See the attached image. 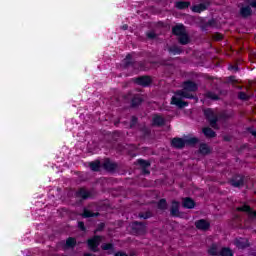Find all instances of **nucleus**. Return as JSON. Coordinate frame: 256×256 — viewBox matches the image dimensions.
I'll use <instances>...</instances> for the list:
<instances>
[{
	"label": "nucleus",
	"mask_w": 256,
	"mask_h": 256,
	"mask_svg": "<svg viewBox=\"0 0 256 256\" xmlns=\"http://www.w3.org/2000/svg\"><path fill=\"white\" fill-rule=\"evenodd\" d=\"M250 133H251L254 137H256V131H255V130H251Z\"/></svg>",
	"instance_id": "nucleus-41"
},
{
	"label": "nucleus",
	"mask_w": 256,
	"mask_h": 256,
	"mask_svg": "<svg viewBox=\"0 0 256 256\" xmlns=\"http://www.w3.org/2000/svg\"><path fill=\"white\" fill-rule=\"evenodd\" d=\"M100 167H101V162H99V161H95V162L90 163V169L92 171H99Z\"/></svg>",
	"instance_id": "nucleus-25"
},
{
	"label": "nucleus",
	"mask_w": 256,
	"mask_h": 256,
	"mask_svg": "<svg viewBox=\"0 0 256 256\" xmlns=\"http://www.w3.org/2000/svg\"><path fill=\"white\" fill-rule=\"evenodd\" d=\"M77 241H75L74 238H68L66 240V247L70 248V247H75Z\"/></svg>",
	"instance_id": "nucleus-27"
},
{
	"label": "nucleus",
	"mask_w": 256,
	"mask_h": 256,
	"mask_svg": "<svg viewBox=\"0 0 256 256\" xmlns=\"http://www.w3.org/2000/svg\"><path fill=\"white\" fill-rule=\"evenodd\" d=\"M216 39H217V41H221L222 36H218Z\"/></svg>",
	"instance_id": "nucleus-43"
},
{
	"label": "nucleus",
	"mask_w": 256,
	"mask_h": 256,
	"mask_svg": "<svg viewBox=\"0 0 256 256\" xmlns=\"http://www.w3.org/2000/svg\"><path fill=\"white\" fill-rule=\"evenodd\" d=\"M189 5H191V3L183 2V1L176 2V4H175L177 9H187V7H189Z\"/></svg>",
	"instance_id": "nucleus-23"
},
{
	"label": "nucleus",
	"mask_w": 256,
	"mask_h": 256,
	"mask_svg": "<svg viewBox=\"0 0 256 256\" xmlns=\"http://www.w3.org/2000/svg\"><path fill=\"white\" fill-rule=\"evenodd\" d=\"M179 41L181 45H187V43H189V36H187L186 32L179 36Z\"/></svg>",
	"instance_id": "nucleus-20"
},
{
	"label": "nucleus",
	"mask_w": 256,
	"mask_h": 256,
	"mask_svg": "<svg viewBox=\"0 0 256 256\" xmlns=\"http://www.w3.org/2000/svg\"><path fill=\"white\" fill-rule=\"evenodd\" d=\"M240 13L242 17H249V15H251V7L250 6L242 7L240 10Z\"/></svg>",
	"instance_id": "nucleus-18"
},
{
	"label": "nucleus",
	"mask_w": 256,
	"mask_h": 256,
	"mask_svg": "<svg viewBox=\"0 0 256 256\" xmlns=\"http://www.w3.org/2000/svg\"><path fill=\"white\" fill-rule=\"evenodd\" d=\"M237 211H244V213H247L250 219L256 218V211H253L251 207H249L248 205H243L241 207H238Z\"/></svg>",
	"instance_id": "nucleus-5"
},
{
	"label": "nucleus",
	"mask_w": 256,
	"mask_h": 256,
	"mask_svg": "<svg viewBox=\"0 0 256 256\" xmlns=\"http://www.w3.org/2000/svg\"><path fill=\"white\" fill-rule=\"evenodd\" d=\"M235 245L238 249H245V247H249V241L245 238H239L235 240Z\"/></svg>",
	"instance_id": "nucleus-10"
},
{
	"label": "nucleus",
	"mask_w": 256,
	"mask_h": 256,
	"mask_svg": "<svg viewBox=\"0 0 256 256\" xmlns=\"http://www.w3.org/2000/svg\"><path fill=\"white\" fill-rule=\"evenodd\" d=\"M158 208L167 209V201L165 199L160 200L158 203Z\"/></svg>",
	"instance_id": "nucleus-29"
},
{
	"label": "nucleus",
	"mask_w": 256,
	"mask_h": 256,
	"mask_svg": "<svg viewBox=\"0 0 256 256\" xmlns=\"http://www.w3.org/2000/svg\"><path fill=\"white\" fill-rule=\"evenodd\" d=\"M199 142V139L196 137H190V138H174L172 140V146L176 147V149H183L185 145H195L196 143Z\"/></svg>",
	"instance_id": "nucleus-2"
},
{
	"label": "nucleus",
	"mask_w": 256,
	"mask_h": 256,
	"mask_svg": "<svg viewBox=\"0 0 256 256\" xmlns=\"http://www.w3.org/2000/svg\"><path fill=\"white\" fill-rule=\"evenodd\" d=\"M78 227L81 231H85V224L83 222H78Z\"/></svg>",
	"instance_id": "nucleus-38"
},
{
	"label": "nucleus",
	"mask_w": 256,
	"mask_h": 256,
	"mask_svg": "<svg viewBox=\"0 0 256 256\" xmlns=\"http://www.w3.org/2000/svg\"><path fill=\"white\" fill-rule=\"evenodd\" d=\"M206 96L208 97V99H213L214 101H217V99H219V96H217V94L213 92H208Z\"/></svg>",
	"instance_id": "nucleus-30"
},
{
	"label": "nucleus",
	"mask_w": 256,
	"mask_h": 256,
	"mask_svg": "<svg viewBox=\"0 0 256 256\" xmlns=\"http://www.w3.org/2000/svg\"><path fill=\"white\" fill-rule=\"evenodd\" d=\"M207 7H209V4L195 5V6L192 7V11L194 13H201V12L205 11V9H207Z\"/></svg>",
	"instance_id": "nucleus-15"
},
{
	"label": "nucleus",
	"mask_w": 256,
	"mask_h": 256,
	"mask_svg": "<svg viewBox=\"0 0 256 256\" xmlns=\"http://www.w3.org/2000/svg\"><path fill=\"white\" fill-rule=\"evenodd\" d=\"M170 53H173V55H179L181 53V49L179 48H170Z\"/></svg>",
	"instance_id": "nucleus-34"
},
{
	"label": "nucleus",
	"mask_w": 256,
	"mask_h": 256,
	"mask_svg": "<svg viewBox=\"0 0 256 256\" xmlns=\"http://www.w3.org/2000/svg\"><path fill=\"white\" fill-rule=\"evenodd\" d=\"M103 167L106 171H115L117 165H115L111 160L106 159L103 163Z\"/></svg>",
	"instance_id": "nucleus-12"
},
{
	"label": "nucleus",
	"mask_w": 256,
	"mask_h": 256,
	"mask_svg": "<svg viewBox=\"0 0 256 256\" xmlns=\"http://www.w3.org/2000/svg\"><path fill=\"white\" fill-rule=\"evenodd\" d=\"M247 5H250V7H253L254 9H256V0L248 1Z\"/></svg>",
	"instance_id": "nucleus-35"
},
{
	"label": "nucleus",
	"mask_w": 256,
	"mask_h": 256,
	"mask_svg": "<svg viewBox=\"0 0 256 256\" xmlns=\"http://www.w3.org/2000/svg\"><path fill=\"white\" fill-rule=\"evenodd\" d=\"M203 133L205 137H210V138L215 137V131H213L211 128H204Z\"/></svg>",
	"instance_id": "nucleus-24"
},
{
	"label": "nucleus",
	"mask_w": 256,
	"mask_h": 256,
	"mask_svg": "<svg viewBox=\"0 0 256 256\" xmlns=\"http://www.w3.org/2000/svg\"><path fill=\"white\" fill-rule=\"evenodd\" d=\"M123 29H125V30H126V29H127V25H124V26H123Z\"/></svg>",
	"instance_id": "nucleus-45"
},
{
	"label": "nucleus",
	"mask_w": 256,
	"mask_h": 256,
	"mask_svg": "<svg viewBox=\"0 0 256 256\" xmlns=\"http://www.w3.org/2000/svg\"><path fill=\"white\" fill-rule=\"evenodd\" d=\"M209 255L213 256H219L221 253V248L217 244H213L209 250H208Z\"/></svg>",
	"instance_id": "nucleus-13"
},
{
	"label": "nucleus",
	"mask_w": 256,
	"mask_h": 256,
	"mask_svg": "<svg viewBox=\"0 0 256 256\" xmlns=\"http://www.w3.org/2000/svg\"><path fill=\"white\" fill-rule=\"evenodd\" d=\"M141 103H143V98H141L139 95L132 99V107H138V105H141Z\"/></svg>",
	"instance_id": "nucleus-19"
},
{
	"label": "nucleus",
	"mask_w": 256,
	"mask_h": 256,
	"mask_svg": "<svg viewBox=\"0 0 256 256\" xmlns=\"http://www.w3.org/2000/svg\"><path fill=\"white\" fill-rule=\"evenodd\" d=\"M238 97H239V99L245 100V99H247V94H245L244 92H240L238 94Z\"/></svg>",
	"instance_id": "nucleus-36"
},
{
	"label": "nucleus",
	"mask_w": 256,
	"mask_h": 256,
	"mask_svg": "<svg viewBox=\"0 0 256 256\" xmlns=\"http://www.w3.org/2000/svg\"><path fill=\"white\" fill-rule=\"evenodd\" d=\"M115 256H127V254L123 253V252H118L115 254Z\"/></svg>",
	"instance_id": "nucleus-40"
},
{
	"label": "nucleus",
	"mask_w": 256,
	"mask_h": 256,
	"mask_svg": "<svg viewBox=\"0 0 256 256\" xmlns=\"http://www.w3.org/2000/svg\"><path fill=\"white\" fill-rule=\"evenodd\" d=\"M171 215H173L174 217H177L179 215V202H172Z\"/></svg>",
	"instance_id": "nucleus-16"
},
{
	"label": "nucleus",
	"mask_w": 256,
	"mask_h": 256,
	"mask_svg": "<svg viewBox=\"0 0 256 256\" xmlns=\"http://www.w3.org/2000/svg\"><path fill=\"white\" fill-rule=\"evenodd\" d=\"M183 207H185V209H193L195 207V201L191 198H184Z\"/></svg>",
	"instance_id": "nucleus-14"
},
{
	"label": "nucleus",
	"mask_w": 256,
	"mask_h": 256,
	"mask_svg": "<svg viewBox=\"0 0 256 256\" xmlns=\"http://www.w3.org/2000/svg\"><path fill=\"white\" fill-rule=\"evenodd\" d=\"M231 185L233 187H241V185H243V177L241 176L236 177V179H233L231 181Z\"/></svg>",
	"instance_id": "nucleus-17"
},
{
	"label": "nucleus",
	"mask_w": 256,
	"mask_h": 256,
	"mask_svg": "<svg viewBox=\"0 0 256 256\" xmlns=\"http://www.w3.org/2000/svg\"><path fill=\"white\" fill-rule=\"evenodd\" d=\"M140 218H143V219H149V216H143V215H139Z\"/></svg>",
	"instance_id": "nucleus-42"
},
{
	"label": "nucleus",
	"mask_w": 256,
	"mask_h": 256,
	"mask_svg": "<svg viewBox=\"0 0 256 256\" xmlns=\"http://www.w3.org/2000/svg\"><path fill=\"white\" fill-rule=\"evenodd\" d=\"M84 256H93V254L87 253V254H85Z\"/></svg>",
	"instance_id": "nucleus-44"
},
{
	"label": "nucleus",
	"mask_w": 256,
	"mask_h": 256,
	"mask_svg": "<svg viewBox=\"0 0 256 256\" xmlns=\"http://www.w3.org/2000/svg\"><path fill=\"white\" fill-rule=\"evenodd\" d=\"M152 123L157 127H161L162 125H165V118L159 115H155L153 117Z\"/></svg>",
	"instance_id": "nucleus-11"
},
{
	"label": "nucleus",
	"mask_w": 256,
	"mask_h": 256,
	"mask_svg": "<svg viewBox=\"0 0 256 256\" xmlns=\"http://www.w3.org/2000/svg\"><path fill=\"white\" fill-rule=\"evenodd\" d=\"M196 228L200 229L201 231H207V229L210 227V224L208 221L202 219V220H198L196 223Z\"/></svg>",
	"instance_id": "nucleus-8"
},
{
	"label": "nucleus",
	"mask_w": 256,
	"mask_h": 256,
	"mask_svg": "<svg viewBox=\"0 0 256 256\" xmlns=\"http://www.w3.org/2000/svg\"><path fill=\"white\" fill-rule=\"evenodd\" d=\"M219 256H233V251L229 248H222Z\"/></svg>",
	"instance_id": "nucleus-22"
},
{
	"label": "nucleus",
	"mask_w": 256,
	"mask_h": 256,
	"mask_svg": "<svg viewBox=\"0 0 256 256\" xmlns=\"http://www.w3.org/2000/svg\"><path fill=\"white\" fill-rule=\"evenodd\" d=\"M76 195H77V197H81L82 199H88V197H89V193L85 189H80L76 193Z\"/></svg>",
	"instance_id": "nucleus-21"
},
{
	"label": "nucleus",
	"mask_w": 256,
	"mask_h": 256,
	"mask_svg": "<svg viewBox=\"0 0 256 256\" xmlns=\"http://www.w3.org/2000/svg\"><path fill=\"white\" fill-rule=\"evenodd\" d=\"M172 33L174 35H177L178 37H180L181 35L185 34V26H183L182 24L176 25L173 27L172 29Z\"/></svg>",
	"instance_id": "nucleus-9"
},
{
	"label": "nucleus",
	"mask_w": 256,
	"mask_h": 256,
	"mask_svg": "<svg viewBox=\"0 0 256 256\" xmlns=\"http://www.w3.org/2000/svg\"><path fill=\"white\" fill-rule=\"evenodd\" d=\"M210 149L209 146H207V144H201L200 145V153H202V155H207L208 153H210Z\"/></svg>",
	"instance_id": "nucleus-26"
},
{
	"label": "nucleus",
	"mask_w": 256,
	"mask_h": 256,
	"mask_svg": "<svg viewBox=\"0 0 256 256\" xmlns=\"http://www.w3.org/2000/svg\"><path fill=\"white\" fill-rule=\"evenodd\" d=\"M147 37H148L149 39H155V37H156L155 32H148V33H147Z\"/></svg>",
	"instance_id": "nucleus-37"
},
{
	"label": "nucleus",
	"mask_w": 256,
	"mask_h": 256,
	"mask_svg": "<svg viewBox=\"0 0 256 256\" xmlns=\"http://www.w3.org/2000/svg\"><path fill=\"white\" fill-rule=\"evenodd\" d=\"M197 90V84L187 81L183 84V90L177 91L175 95L172 97L171 104L176 105L179 109H183V107H187L188 103L183 101V99H193V91Z\"/></svg>",
	"instance_id": "nucleus-1"
},
{
	"label": "nucleus",
	"mask_w": 256,
	"mask_h": 256,
	"mask_svg": "<svg viewBox=\"0 0 256 256\" xmlns=\"http://www.w3.org/2000/svg\"><path fill=\"white\" fill-rule=\"evenodd\" d=\"M137 85H141L142 87H148V85H151V77L148 76H142L136 79Z\"/></svg>",
	"instance_id": "nucleus-7"
},
{
	"label": "nucleus",
	"mask_w": 256,
	"mask_h": 256,
	"mask_svg": "<svg viewBox=\"0 0 256 256\" xmlns=\"http://www.w3.org/2000/svg\"><path fill=\"white\" fill-rule=\"evenodd\" d=\"M131 60H132V56L131 54H128L126 58L123 60L124 65L126 67H128V65H131Z\"/></svg>",
	"instance_id": "nucleus-28"
},
{
	"label": "nucleus",
	"mask_w": 256,
	"mask_h": 256,
	"mask_svg": "<svg viewBox=\"0 0 256 256\" xmlns=\"http://www.w3.org/2000/svg\"><path fill=\"white\" fill-rule=\"evenodd\" d=\"M204 115L209 121L211 127L217 129V113H215L213 109H206L204 110Z\"/></svg>",
	"instance_id": "nucleus-3"
},
{
	"label": "nucleus",
	"mask_w": 256,
	"mask_h": 256,
	"mask_svg": "<svg viewBox=\"0 0 256 256\" xmlns=\"http://www.w3.org/2000/svg\"><path fill=\"white\" fill-rule=\"evenodd\" d=\"M131 227L134 233H137V235H141V233H145V225L139 222H133Z\"/></svg>",
	"instance_id": "nucleus-6"
},
{
	"label": "nucleus",
	"mask_w": 256,
	"mask_h": 256,
	"mask_svg": "<svg viewBox=\"0 0 256 256\" xmlns=\"http://www.w3.org/2000/svg\"><path fill=\"white\" fill-rule=\"evenodd\" d=\"M135 123H137V118L135 116L132 117V120H131V125L130 127H133V125H135Z\"/></svg>",
	"instance_id": "nucleus-39"
},
{
	"label": "nucleus",
	"mask_w": 256,
	"mask_h": 256,
	"mask_svg": "<svg viewBox=\"0 0 256 256\" xmlns=\"http://www.w3.org/2000/svg\"><path fill=\"white\" fill-rule=\"evenodd\" d=\"M101 243V236H94L92 239L88 240V247L91 251H97L99 244Z\"/></svg>",
	"instance_id": "nucleus-4"
},
{
	"label": "nucleus",
	"mask_w": 256,
	"mask_h": 256,
	"mask_svg": "<svg viewBox=\"0 0 256 256\" xmlns=\"http://www.w3.org/2000/svg\"><path fill=\"white\" fill-rule=\"evenodd\" d=\"M102 249L104 251H111V250H113V244H103Z\"/></svg>",
	"instance_id": "nucleus-33"
},
{
	"label": "nucleus",
	"mask_w": 256,
	"mask_h": 256,
	"mask_svg": "<svg viewBox=\"0 0 256 256\" xmlns=\"http://www.w3.org/2000/svg\"><path fill=\"white\" fill-rule=\"evenodd\" d=\"M95 213L90 212L89 210L85 209L84 213L82 214L83 217H95Z\"/></svg>",
	"instance_id": "nucleus-32"
},
{
	"label": "nucleus",
	"mask_w": 256,
	"mask_h": 256,
	"mask_svg": "<svg viewBox=\"0 0 256 256\" xmlns=\"http://www.w3.org/2000/svg\"><path fill=\"white\" fill-rule=\"evenodd\" d=\"M138 165H140L141 167H149V165H151L149 162L145 161V160H141L139 159L137 161Z\"/></svg>",
	"instance_id": "nucleus-31"
}]
</instances>
